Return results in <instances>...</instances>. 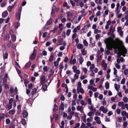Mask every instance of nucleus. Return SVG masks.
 <instances>
[{
	"label": "nucleus",
	"instance_id": "f257e3e1",
	"mask_svg": "<svg viewBox=\"0 0 128 128\" xmlns=\"http://www.w3.org/2000/svg\"><path fill=\"white\" fill-rule=\"evenodd\" d=\"M37 52V50L36 49H34L33 52L32 53L30 56V59L31 60H33L36 57V54Z\"/></svg>",
	"mask_w": 128,
	"mask_h": 128
},
{
	"label": "nucleus",
	"instance_id": "f03ea898",
	"mask_svg": "<svg viewBox=\"0 0 128 128\" xmlns=\"http://www.w3.org/2000/svg\"><path fill=\"white\" fill-rule=\"evenodd\" d=\"M112 48L114 49V53L117 54L118 55H119V53L118 52H119V50H117L116 46L114 44H113L112 45Z\"/></svg>",
	"mask_w": 128,
	"mask_h": 128
},
{
	"label": "nucleus",
	"instance_id": "7ed1b4c3",
	"mask_svg": "<svg viewBox=\"0 0 128 128\" xmlns=\"http://www.w3.org/2000/svg\"><path fill=\"white\" fill-rule=\"evenodd\" d=\"M58 42L57 44V45H61L62 44V42H64L63 38H60L58 40Z\"/></svg>",
	"mask_w": 128,
	"mask_h": 128
},
{
	"label": "nucleus",
	"instance_id": "20e7f679",
	"mask_svg": "<svg viewBox=\"0 0 128 128\" xmlns=\"http://www.w3.org/2000/svg\"><path fill=\"white\" fill-rule=\"evenodd\" d=\"M10 38V35L9 34H6L4 36V41L8 40Z\"/></svg>",
	"mask_w": 128,
	"mask_h": 128
},
{
	"label": "nucleus",
	"instance_id": "39448f33",
	"mask_svg": "<svg viewBox=\"0 0 128 128\" xmlns=\"http://www.w3.org/2000/svg\"><path fill=\"white\" fill-rule=\"evenodd\" d=\"M22 115L24 118H25L28 116V113L26 110H23L22 112Z\"/></svg>",
	"mask_w": 128,
	"mask_h": 128
},
{
	"label": "nucleus",
	"instance_id": "423d86ee",
	"mask_svg": "<svg viewBox=\"0 0 128 128\" xmlns=\"http://www.w3.org/2000/svg\"><path fill=\"white\" fill-rule=\"evenodd\" d=\"M21 14L19 13H16V19L18 20L20 19Z\"/></svg>",
	"mask_w": 128,
	"mask_h": 128
},
{
	"label": "nucleus",
	"instance_id": "0eeeda50",
	"mask_svg": "<svg viewBox=\"0 0 128 128\" xmlns=\"http://www.w3.org/2000/svg\"><path fill=\"white\" fill-rule=\"evenodd\" d=\"M64 106L63 102H61V104L59 107L60 109H61L62 110H64Z\"/></svg>",
	"mask_w": 128,
	"mask_h": 128
},
{
	"label": "nucleus",
	"instance_id": "6e6552de",
	"mask_svg": "<svg viewBox=\"0 0 128 128\" xmlns=\"http://www.w3.org/2000/svg\"><path fill=\"white\" fill-rule=\"evenodd\" d=\"M31 64V62L29 61L28 62H27L25 66V69L28 68L30 66Z\"/></svg>",
	"mask_w": 128,
	"mask_h": 128
},
{
	"label": "nucleus",
	"instance_id": "1a4fd4ad",
	"mask_svg": "<svg viewBox=\"0 0 128 128\" xmlns=\"http://www.w3.org/2000/svg\"><path fill=\"white\" fill-rule=\"evenodd\" d=\"M8 74L6 73L5 74V76L3 78V81L4 82H6L7 81V79L6 78H8Z\"/></svg>",
	"mask_w": 128,
	"mask_h": 128
},
{
	"label": "nucleus",
	"instance_id": "9d476101",
	"mask_svg": "<svg viewBox=\"0 0 128 128\" xmlns=\"http://www.w3.org/2000/svg\"><path fill=\"white\" fill-rule=\"evenodd\" d=\"M37 89L34 88L32 90V91L31 92V94L32 95H34L36 92Z\"/></svg>",
	"mask_w": 128,
	"mask_h": 128
},
{
	"label": "nucleus",
	"instance_id": "9b49d317",
	"mask_svg": "<svg viewBox=\"0 0 128 128\" xmlns=\"http://www.w3.org/2000/svg\"><path fill=\"white\" fill-rule=\"evenodd\" d=\"M57 8L56 6H54L52 8V11L51 12V14H54V12L56 11Z\"/></svg>",
	"mask_w": 128,
	"mask_h": 128
},
{
	"label": "nucleus",
	"instance_id": "f8f14e48",
	"mask_svg": "<svg viewBox=\"0 0 128 128\" xmlns=\"http://www.w3.org/2000/svg\"><path fill=\"white\" fill-rule=\"evenodd\" d=\"M8 14V12L6 11H5L2 13V16L3 18H5L7 16Z\"/></svg>",
	"mask_w": 128,
	"mask_h": 128
},
{
	"label": "nucleus",
	"instance_id": "ddd939ff",
	"mask_svg": "<svg viewBox=\"0 0 128 128\" xmlns=\"http://www.w3.org/2000/svg\"><path fill=\"white\" fill-rule=\"evenodd\" d=\"M5 116L4 114L2 113L0 114V122H1L2 119L4 118Z\"/></svg>",
	"mask_w": 128,
	"mask_h": 128
},
{
	"label": "nucleus",
	"instance_id": "4468645a",
	"mask_svg": "<svg viewBox=\"0 0 128 128\" xmlns=\"http://www.w3.org/2000/svg\"><path fill=\"white\" fill-rule=\"evenodd\" d=\"M95 68L94 65V64H92L90 68V72H93V69Z\"/></svg>",
	"mask_w": 128,
	"mask_h": 128
},
{
	"label": "nucleus",
	"instance_id": "2eb2a0df",
	"mask_svg": "<svg viewBox=\"0 0 128 128\" xmlns=\"http://www.w3.org/2000/svg\"><path fill=\"white\" fill-rule=\"evenodd\" d=\"M118 84H114L115 89L117 91H118L119 88L120 87V85H118Z\"/></svg>",
	"mask_w": 128,
	"mask_h": 128
},
{
	"label": "nucleus",
	"instance_id": "dca6fc26",
	"mask_svg": "<svg viewBox=\"0 0 128 128\" xmlns=\"http://www.w3.org/2000/svg\"><path fill=\"white\" fill-rule=\"evenodd\" d=\"M21 122L22 124L23 125H25L27 123L26 120L25 119L23 118L22 119Z\"/></svg>",
	"mask_w": 128,
	"mask_h": 128
},
{
	"label": "nucleus",
	"instance_id": "f3484780",
	"mask_svg": "<svg viewBox=\"0 0 128 128\" xmlns=\"http://www.w3.org/2000/svg\"><path fill=\"white\" fill-rule=\"evenodd\" d=\"M48 87L47 86L46 84H45L43 85L42 87V88L43 89L44 91L47 90V88Z\"/></svg>",
	"mask_w": 128,
	"mask_h": 128
},
{
	"label": "nucleus",
	"instance_id": "a211bd4d",
	"mask_svg": "<svg viewBox=\"0 0 128 128\" xmlns=\"http://www.w3.org/2000/svg\"><path fill=\"white\" fill-rule=\"evenodd\" d=\"M80 58L79 59V63L80 64H82L84 61V60L82 57L81 56H80Z\"/></svg>",
	"mask_w": 128,
	"mask_h": 128
},
{
	"label": "nucleus",
	"instance_id": "6ab92c4d",
	"mask_svg": "<svg viewBox=\"0 0 128 128\" xmlns=\"http://www.w3.org/2000/svg\"><path fill=\"white\" fill-rule=\"evenodd\" d=\"M104 43L106 44V46L110 42V39L109 38H107L104 40Z\"/></svg>",
	"mask_w": 128,
	"mask_h": 128
},
{
	"label": "nucleus",
	"instance_id": "aec40b11",
	"mask_svg": "<svg viewBox=\"0 0 128 128\" xmlns=\"http://www.w3.org/2000/svg\"><path fill=\"white\" fill-rule=\"evenodd\" d=\"M52 19L51 18H50V20L47 22L46 24L47 25H50L51 24L52 22Z\"/></svg>",
	"mask_w": 128,
	"mask_h": 128
},
{
	"label": "nucleus",
	"instance_id": "412c9836",
	"mask_svg": "<svg viewBox=\"0 0 128 128\" xmlns=\"http://www.w3.org/2000/svg\"><path fill=\"white\" fill-rule=\"evenodd\" d=\"M11 36V38L12 41L13 42H14L15 41L16 38V35L14 34V35H12Z\"/></svg>",
	"mask_w": 128,
	"mask_h": 128
},
{
	"label": "nucleus",
	"instance_id": "4be33fe9",
	"mask_svg": "<svg viewBox=\"0 0 128 128\" xmlns=\"http://www.w3.org/2000/svg\"><path fill=\"white\" fill-rule=\"evenodd\" d=\"M83 47V45L80 43L78 44L77 46V48L79 49H81V48H82Z\"/></svg>",
	"mask_w": 128,
	"mask_h": 128
},
{
	"label": "nucleus",
	"instance_id": "5701e85b",
	"mask_svg": "<svg viewBox=\"0 0 128 128\" xmlns=\"http://www.w3.org/2000/svg\"><path fill=\"white\" fill-rule=\"evenodd\" d=\"M54 108L53 110L54 111L56 112L58 110V106L56 104H55L54 105Z\"/></svg>",
	"mask_w": 128,
	"mask_h": 128
},
{
	"label": "nucleus",
	"instance_id": "b1692460",
	"mask_svg": "<svg viewBox=\"0 0 128 128\" xmlns=\"http://www.w3.org/2000/svg\"><path fill=\"white\" fill-rule=\"evenodd\" d=\"M82 87V84L80 82H79L78 84V86L77 89L78 92L79 93V88H81Z\"/></svg>",
	"mask_w": 128,
	"mask_h": 128
},
{
	"label": "nucleus",
	"instance_id": "393cba45",
	"mask_svg": "<svg viewBox=\"0 0 128 128\" xmlns=\"http://www.w3.org/2000/svg\"><path fill=\"white\" fill-rule=\"evenodd\" d=\"M58 28V26L54 27V29L52 30L51 32H52L53 33H55L57 30Z\"/></svg>",
	"mask_w": 128,
	"mask_h": 128
},
{
	"label": "nucleus",
	"instance_id": "a878e982",
	"mask_svg": "<svg viewBox=\"0 0 128 128\" xmlns=\"http://www.w3.org/2000/svg\"><path fill=\"white\" fill-rule=\"evenodd\" d=\"M15 112L14 110L13 109L12 110H10L8 112L10 114H13Z\"/></svg>",
	"mask_w": 128,
	"mask_h": 128
},
{
	"label": "nucleus",
	"instance_id": "bb28decb",
	"mask_svg": "<svg viewBox=\"0 0 128 128\" xmlns=\"http://www.w3.org/2000/svg\"><path fill=\"white\" fill-rule=\"evenodd\" d=\"M40 80L42 82H44L46 80L45 76H44L42 75L40 78Z\"/></svg>",
	"mask_w": 128,
	"mask_h": 128
},
{
	"label": "nucleus",
	"instance_id": "cd10ccee",
	"mask_svg": "<svg viewBox=\"0 0 128 128\" xmlns=\"http://www.w3.org/2000/svg\"><path fill=\"white\" fill-rule=\"evenodd\" d=\"M20 23L18 22H16L14 24L15 28L16 29H17L18 27L20 26Z\"/></svg>",
	"mask_w": 128,
	"mask_h": 128
},
{
	"label": "nucleus",
	"instance_id": "c85d7f7f",
	"mask_svg": "<svg viewBox=\"0 0 128 128\" xmlns=\"http://www.w3.org/2000/svg\"><path fill=\"white\" fill-rule=\"evenodd\" d=\"M54 57V56L53 55H52L50 56L49 59V61L50 62H52L53 60V59Z\"/></svg>",
	"mask_w": 128,
	"mask_h": 128
},
{
	"label": "nucleus",
	"instance_id": "c756f323",
	"mask_svg": "<svg viewBox=\"0 0 128 128\" xmlns=\"http://www.w3.org/2000/svg\"><path fill=\"white\" fill-rule=\"evenodd\" d=\"M101 0H95V2L97 4H102V2H101Z\"/></svg>",
	"mask_w": 128,
	"mask_h": 128
},
{
	"label": "nucleus",
	"instance_id": "7c9ffc66",
	"mask_svg": "<svg viewBox=\"0 0 128 128\" xmlns=\"http://www.w3.org/2000/svg\"><path fill=\"white\" fill-rule=\"evenodd\" d=\"M83 43L84 44V45L86 46H88V42L86 41V40H83Z\"/></svg>",
	"mask_w": 128,
	"mask_h": 128
},
{
	"label": "nucleus",
	"instance_id": "2f4dec72",
	"mask_svg": "<svg viewBox=\"0 0 128 128\" xmlns=\"http://www.w3.org/2000/svg\"><path fill=\"white\" fill-rule=\"evenodd\" d=\"M90 110L92 112H96V110L95 108H93V106L92 105L90 106Z\"/></svg>",
	"mask_w": 128,
	"mask_h": 128
},
{
	"label": "nucleus",
	"instance_id": "473e14b6",
	"mask_svg": "<svg viewBox=\"0 0 128 128\" xmlns=\"http://www.w3.org/2000/svg\"><path fill=\"white\" fill-rule=\"evenodd\" d=\"M105 87L106 89H108L109 88V84L108 82H106L105 84Z\"/></svg>",
	"mask_w": 128,
	"mask_h": 128
},
{
	"label": "nucleus",
	"instance_id": "72a5a7b5",
	"mask_svg": "<svg viewBox=\"0 0 128 128\" xmlns=\"http://www.w3.org/2000/svg\"><path fill=\"white\" fill-rule=\"evenodd\" d=\"M14 5H13L12 6H10L8 7V10L9 12L11 11L12 9L14 8Z\"/></svg>",
	"mask_w": 128,
	"mask_h": 128
},
{
	"label": "nucleus",
	"instance_id": "f704fd0d",
	"mask_svg": "<svg viewBox=\"0 0 128 128\" xmlns=\"http://www.w3.org/2000/svg\"><path fill=\"white\" fill-rule=\"evenodd\" d=\"M79 92L82 94H83L84 93V91L82 88H80V89H79Z\"/></svg>",
	"mask_w": 128,
	"mask_h": 128
},
{
	"label": "nucleus",
	"instance_id": "c9c22d12",
	"mask_svg": "<svg viewBox=\"0 0 128 128\" xmlns=\"http://www.w3.org/2000/svg\"><path fill=\"white\" fill-rule=\"evenodd\" d=\"M87 102L89 104L91 105L92 101L90 98H88L87 100Z\"/></svg>",
	"mask_w": 128,
	"mask_h": 128
},
{
	"label": "nucleus",
	"instance_id": "e433bc0d",
	"mask_svg": "<svg viewBox=\"0 0 128 128\" xmlns=\"http://www.w3.org/2000/svg\"><path fill=\"white\" fill-rule=\"evenodd\" d=\"M8 54L7 53H6L3 55V58L4 59H6L8 58Z\"/></svg>",
	"mask_w": 128,
	"mask_h": 128
},
{
	"label": "nucleus",
	"instance_id": "4c0bfd02",
	"mask_svg": "<svg viewBox=\"0 0 128 128\" xmlns=\"http://www.w3.org/2000/svg\"><path fill=\"white\" fill-rule=\"evenodd\" d=\"M12 43V42L11 40L9 41L8 43L7 44V46L8 48H10V47L11 44Z\"/></svg>",
	"mask_w": 128,
	"mask_h": 128
},
{
	"label": "nucleus",
	"instance_id": "58836bf2",
	"mask_svg": "<svg viewBox=\"0 0 128 128\" xmlns=\"http://www.w3.org/2000/svg\"><path fill=\"white\" fill-rule=\"evenodd\" d=\"M123 100L126 103L128 101V98L127 97H125L124 98Z\"/></svg>",
	"mask_w": 128,
	"mask_h": 128
},
{
	"label": "nucleus",
	"instance_id": "ea45409f",
	"mask_svg": "<svg viewBox=\"0 0 128 128\" xmlns=\"http://www.w3.org/2000/svg\"><path fill=\"white\" fill-rule=\"evenodd\" d=\"M71 32L70 29H68L66 32V35L67 36H68Z\"/></svg>",
	"mask_w": 128,
	"mask_h": 128
},
{
	"label": "nucleus",
	"instance_id": "a19ab883",
	"mask_svg": "<svg viewBox=\"0 0 128 128\" xmlns=\"http://www.w3.org/2000/svg\"><path fill=\"white\" fill-rule=\"evenodd\" d=\"M124 104V102H118V105L119 106H123Z\"/></svg>",
	"mask_w": 128,
	"mask_h": 128
},
{
	"label": "nucleus",
	"instance_id": "79ce46f5",
	"mask_svg": "<svg viewBox=\"0 0 128 128\" xmlns=\"http://www.w3.org/2000/svg\"><path fill=\"white\" fill-rule=\"evenodd\" d=\"M82 107V106H78L77 108V109L78 110L81 111V109Z\"/></svg>",
	"mask_w": 128,
	"mask_h": 128
},
{
	"label": "nucleus",
	"instance_id": "37998d69",
	"mask_svg": "<svg viewBox=\"0 0 128 128\" xmlns=\"http://www.w3.org/2000/svg\"><path fill=\"white\" fill-rule=\"evenodd\" d=\"M83 115H84L83 121L84 122H86V116L84 113H83Z\"/></svg>",
	"mask_w": 128,
	"mask_h": 128
},
{
	"label": "nucleus",
	"instance_id": "c03bdc74",
	"mask_svg": "<svg viewBox=\"0 0 128 128\" xmlns=\"http://www.w3.org/2000/svg\"><path fill=\"white\" fill-rule=\"evenodd\" d=\"M43 70L44 71L47 72L48 71V66H45L43 68Z\"/></svg>",
	"mask_w": 128,
	"mask_h": 128
},
{
	"label": "nucleus",
	"instance_id": "a18cd8bd",
	"mask_svg": "<svg viewBox=\"0 0 128 128\" xmlns=\"http://www.w3.org/2000/svg\"><path fill=\"white\" fill-rule=\"evenodd\" d=\"M12 104H9L8 105V109L9 110H10L11 108L12 107Z\"/></svg>",
	"mask_w": 128,
	"mask_h": 128
},
{
	"label": "nucleus",
	"instance_id": "49530a36",
	"mask_svg": "<svg viewBox=\"0 0 128 128\" xmlns=\"http://www.w3.org/2000/svg\"><path fill=\"white\" fill-rule=\"evenodd\" d=\"M124 49L123 50V52L124 54H126L127 53V49L125 48L124 46Z\"/></svg>",
	"mask_w": 128,
	"mask_h": 128
},
{
	"label": "nucleus",
	"instance_id": "de8ad7c7",
	"mask_svg": "<svg viewBox=\"0 0 128 128\" xmlns=\"http://www.w3.org/2000/svg\"><path fill=\"white\" fill-rule=\"evenodd\" d=\"M33 85L32 83H31L30 84H28V88L30 89H32V86Z\"/></svg>",
	"mask_w": 128,
	"mask_h": 128
},
{
	"label": "nucleus",
	"instance_id": "09e8293b",
	"mask_svg": "<svg viewBox=\"0 0 128 128\" xmlns=\"http://www.w3.org/2000/svg\"><path fill=\"white\" fill-rule=\"evenodd\" d=\"M10 122V120L9 118L7 119L6 120V123L7 124H9Z\"/></svg>",
	"mask_w": 128,
	"mask_h": 128
},
{
	"label": "nucleus",
	"instance_id": "8fccbe9b",
	"mask_svg": "<svg viewBox=\"0 0 128 128\" xmlns=\"http://www.w3.org/2000/svg\"><path fill=\"white\" fill-rule=\"evenodd\" d=\"M42 54L44 56H46L47 55V52L45 50H44L42 51Z\"/></svg>",
	"mask_w": 128,
	"mask_h": 128
},
{
	"label": "nucleus",
	"instance_id": "3c124183",
	"mask_svg": "<svg viewBox=\"0 0 128 128\" xmlns=\"http://www.w3.org/2000/svg\"><path fill=\"white\" fill-rule=\"evenodd\" d=\"M128 124V122H124L123 123L124 127V128L126 127Z\"/></svg>",
	"mask_w": 128,
	"mask_h": 128
},
{
	"label": "nucleus",
	"instance_id": "603ef678",
	"mask_svg": "<svg viewBox=\"0 0 128 128\" xmlns=\"http://www.w3.org/2000/svg\"><path fill=\"white\" fill-rule=\"evenodd\" d=\"M128 69H125L124 71V74L126 75H127L128 73Z\"/></svg>",
	"mask_w": 128,
	"mask_h": 128
},
{
	"label": "nucleus",
	"instance_id": "864d4df0",
	"mask_svg": "<svg viewBox=\"0 0 128 128\" xmlns=\"http://www.w3.org/2000/svg\"><path fill=\"white\" fill-rule=\"evenodd\" d=\"M10 93H13L14 92V88H12L11 87L10 90Z\"/></svg>",
	"mask_w": 128,
	"mask_h": 128
},
{
	"label": "nucleus",
	"instance_id": "5fc2aeb1",
	"mask_svg": "<svg viewBox=\"0 0 128 128\" xmlns=\"http://www.w3.org/2000/svg\"><path fill=\"white\" fill-rule=\"evenodd\" d=\"M114 75H116L117 73V71L116 68H114Z\"/></svg>",
	"mask_w": 128,
	"mask_h": 128
},
{
	"label": "nucleus",
	"instance_id": "6e6d98bb",
	"mask_svg": "<svg viewBox=\"0 0 128 128\" xmlns=\"http://www.w3.org/2000/svg\"><path fill=\"white\" fill-rule=\"evenodd\" d=\"M83 70L84 73V74H86L87 72V69L86 68H83Z\"/></svg>",
	"mask_w": 128,
	"mask_h": 128
},
{
	"label": "nucleus",
	"instance_id": "4d7b16f0",
	"mask_svg": "<svg viewBox=\"0 0 128 128\" xmlns=\"http://www.w3.org/2000/svg\"><path fill=\"white\" fill-rule=\"evenodd\" d=\"M16 69L18 74H20L21 73V72L20 70H19L17 68H16Z\"/></svg>",
	"mask_w": 128,
	"mask_h": 128
},
{
	"label": "nucleus",
	"instance_id": "13d9d810",
	"mask_svg": "<svg viewBox=\"0 0 128 128\" xmlns=\"http://www.w3.org/2000/svg\"><path fill=\"white\" fill-rule=\"evenodd\" d=\"M77 68V66H74L72 67V68L73 70V71L74 72H75V71L76 70Z\"/></svg>",
	"mask_w": 128,
	"mask_h": 128
},
{
	"label": "nucleus",
	"instance_id": "bf43d9fd",
	"mask_svg": "<svg viewBox=\"0 0 128 128\" xmlns=\"http://www.w3.org/2000/svg\"><path fill=\"white\" fill-rule=\"evenodd\" d=\"M80 124L79 123H77L76 124L75 126L74 127V128H78L80 126Z\"/></svg>",
	"mask_w": 128,
	"mask_h": 128
},
{
	"label": "nucleus",
	"instance_id": "052dcab7",
	"mask_svg": "<svg viewBox=\"0 0 128 128\" xmlns=\"http://www.w3.org/2000/svg\"><path fill=\"white\" fill-rule=\"evenodd\" d=\"M13 101V98H11L9 100V104H12V103Z\"/></svg>",
	"mask_w": 128,
	"mask_h": 128
},
{
	"label": "nucleus",
	"instance_id": "680f3d73",
	"mask_svg": "<svg viewBox=\"0 0 128 128\" xmlns=\"http://www.w3.org/2000/svg\"><path fill=\"white\" fill-rule=\"evenodd\" d=\"M126 79L125 78H123L122 79L121 81V83L122 84H124L125 83Z\"/></svg>",
	"mask_w": 128,
	"mask_h": 128
},
{
	"label": "nucleus",
	"instance_id": "e2e57ef3",
	"mask_svg": "<svg viewBox=\"0 0 128 128\" xmlns=\"http://www.w3.org/2000/svg\"><path fill=\"white\" fill-rule=\"evenodd\" d=\"M60 66V70L61 69H63L64 68V66L63 65V64L62 63L60 64V65L59 66Z\"/></svg>",
	"mask_w": 128,
	"mask_h": 128
},
{
	"label": "nucleus",
	"instance_id": "0e129e2a",
	"mask_svg": "<svg viewBox=\"0 0 128 128\" xmlns=\"http://www.w3.org/2000/svg\"><path fill=\"white\" fill-rule=\"evenodd\" d=\"M71 25V23L70 22H69L67 23L66 24V26L68 28H70V27Z\"/></svg>",
	"mask_w": 128,
	"mask_h": 128
},
{
	"label": "nucleus",
	"instance_id": "69168bd1",
	"mask_svg": "<svg viewBox=\"0 0 128 128\" xmlns=\"http://www.w3.org/2000/svg\"><path fill=\"white\" fill-rule=\"evenodd\" d=\"M95 114L96 116H100V113L98 111H97L96 112Z\"/></svg>",
	"mask_w": 128,
	"mask_h": 128
},
{
	"label": "nucleus",
	"instance_id": "338daca9",
	"mask_svg": "<svg viewBox=\"0 0 128 128\" xmlns=\"http://www.w3.org/2000/svg\"><path fill=\"white\" fill-rule=\"evenodd\" d=\"M54 66L56 67H57L58 66V63L57 62V61H54Z\"/></svg>",
	"mask_w": 128,
	"mask_h": 128
},
{
	"label": "nucleus",
	"instance_id": "774afa93",
	"mask_svg": "<svg viewBox=\"0 0 128 128\" xmlns=\"http://www.w3.org/2000/svg\"><path fill=\"white\" fill-rule=\"evenodd\" d=\"M10 128H15V125L13 123H12L10 126Z\"/></svg>",
	"mask_w": 128,
	"mask_h": 128
}]
</instances>
